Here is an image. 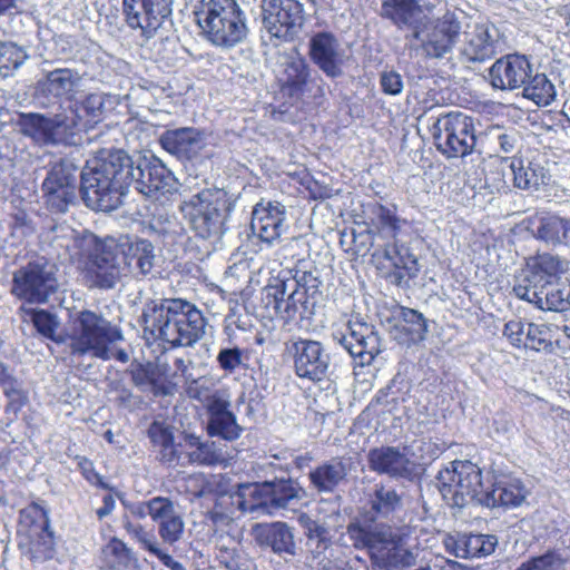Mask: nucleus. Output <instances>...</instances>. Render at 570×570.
Returning a JSON list of instances; mask_svg holds the SVG:
<instances>
[{
  "mask_svg": "<svg viewBox=\"0 0 570 570\" xmlns=\"http://www.w3.org/2000/svg\"><path fill=\"white\" fill-rule=\"evenodd\" d=\"M383 10L386 17L400 28L407 27L409 33H412L413 29L428 18L414 0H385Z\"/></svg>",
  "mask_w": 570,
  "mask_h": 570,
  "instance_id": "ea45409f",
  "label": "nucleus"
},
{
  "mask_svg": "<svg viewBox=\"0 0 570 570\" xmlns=\"http://www.w3.org/2000/svg\"><path fill=\"white\" fill-rule=\"evenodd\" d=\"M48 239L57 256L62 262L71 263L83 262L99 240L91 233L78 234L67 225L53 227Z\"/></svg>",
  "mask_w": 570,
  "mask_h": 570,
  "instance_id": "412c9836",
  "label": "nucleus"
},
{
  "mask_svg": "<svg viewBox=\"0 0 570 570\" xmlns=\"http://www.w3.org/2000/svg\"><path fill=\"white\" fill-rule=\"evenodd\" d=\"M148 436L154 445L158 449L174 440L173 431L169 425L164 422L154 421L148 429Z\"/></svg>",
  "mask_w": 570,
  "mask_h": 570,
  "instance_id": "052dcab7",
  "label": "nucleus"
},
{
  "mask_svg": "<svg viewBox=\"0 0 570 570\" xmlns=\"http://www.w3.org/2000/svg\"><path fill=\"white\" fill-rule=\"evenodd\" d=\"M134 538L138 541L142 549L155 556L160 549L154 534L146 532L140 525L134 527Z\"/></svg>",
  "mask_w": 570,
  "mask_h": 570,
  "instance_id": "338daca9",
  "label": "nucleus"
},
{
  "mask_svg": "<svg viewBox=\"0 0 570 570\" xmlns=\"http://www.w3.org/2000/svg\"><path fill=\"white\" fill-rule=\"evenodd\" d=\"M27 59L26 51L13 42L0 45V72L3 77L18 69Z\"/></svg>",
  "mask_w": 570,
  "mask_h": 570,
  "instance_id": "864d4df0",
  "label": "nucleus"
},
{
  "mask_svg": "<svg viewBox=\"0 0 570 570\" xmlns=\"http://www.w3.org/2000/svg\"><path fill=\"white\" fill-rule=\"evenodd\" d=\"M158 458L161 462L169 465L173 464H185L181 454L178 452L177 445L174 440L157 449Z\"/></svg>",
  "mask_w": 570,
  "mask_h": 570,
  "instance_id": "774afa93",
  "label": "nucleus"
},
{
  "mask_svg": "<svg viewBox=\"0 0 570 570\" xmlns=\"http://www.w3.org/2000/svg\"><path fill=\"white\" fill-rule=\"evenodd\" d=\"M193 14L199 36L216 48L228 50L247 38V17L237 0H197Z\"/></svg>",
  "mask_w": 570,
  "mask_h": 570,
  "instance_id": "20e7f679",
  "label": "nucleus"
},
{
  "mask_svg": "<svg viewBox=\"0 0 570 570\" xmlns=\"http://www.w3.org/2000/svg\"><path fill=\"white\" fill-rule=\"evenodd\" d=\"M132 556L127 546L119 539L112 538L101 550L102 570H126Z\"/></svg>",
  "mask_w": 570,
  "mask_h": 570,
  "instance_id": "c03bdc74",
  "label": "nucleus"
},
{
  "mask_svg": "<svg viewBox=\"0 0 570 570\" xmlns=\"http://www.w3.org/2000/svg\"><path fill=\"white\" fill-rule=\"evenodd\" d=\"M434 145L448 158L464 157L475 146L472 118L462 112L441 116L432 126Z\"/></svg>",
  "mask_w": 570,
  "mask_h": 570,
  "instance_id": "1a4fd4ad",
  "label": "nucleus"
},
{
  "mask_svg": "<svg viewBox=\"0 0 570 570\" xmlns=\"http://www.w3.org/2000/svg\"><path fill=\"white\" fill-rule=\"evenodd\" d=\"M20 531H24L20 547L35 561L48 560L53 557L55 539L49 529L47 510L36 501H30L20 510Z\"/></svg>",
  "mask_w": 570,
  "mask_h": 570,
  "instance_id": "9d476101",
  "label": "nucleus"
},
{
  "mask_svg": "<svg viewBox=\"0 0 570 570\" xmlns=\"http://www.w3.org/2000/svg\"><path fill=\"white\" fill-rule=\"evenodd\" d=\"M346 474L345 466L340 461H331L311 472L313 485L324 492L332 491Z\"/></svg>",
  "mask_w": 570,
  "mask_h": 570,
  "instance_id": "09e8293b",
  "label": "nucleus"
},
{
  "mask_svg": "<svg viewBox=\"0 0 570 570\" xmlns=\"http://www.w3.org/2000/svg\"><path fill=\"white\" fill-rule=\"evenodd\" d=\"M117 254L128 267L136 264V267L144 275L148 274L154 266V246L147 239L121 236L116 239Z\"/></svg>",
  "mask_w": 570,
  "mask_h": 570,
  "instance_id": "c9c22d12",
  "label": "nucleus"
},
{
  "mask_svg": "<svg viewBox=\"0 0 570 570\" xmlns=\"http://www.w3.org/2000/svg\"><path fill=\"white\" fill-rule=\"evenodd\" d=\"M569 269V262L558 255L542 254L533 257L513 287L537 291L552 285Z\"/></svg>",
  "mask_w": 570,
  "mask_h": 570,
  "instance_id": "4be33fe9",
  "label": "nucleus"
},
{
  "mask_svg": "<svg viewBox=\"0 0 570 570\" xmlns=\"http://www.w3.org/2000/svg\"><path fill=\"white\" fill-rule=\"evenodd\" d=\"M81 81L80 72L71 68L43 70L37 81V90L46 96L71 99L79 90Z\"/></svg>",
  "mask_w": 570,
  "mask_h": 570,
  "instance_id": "7c9ffc66",
  "label": "nucleus"
},
{
  "mask_svg": "<svg viewBox=\"0 0 570 570\" xmlns=\"http://www.w3.org/2000/svg\"><path fill=\"white\" fill-rule=\"evenodd\" d=\"M283 90L292 97L301 98L304 96L309 83L308 65L299 56H293L283 62V75L281 78Z\"/></svg>",
  "mask_w": 570,
  "mask_h": 570,
  "instance_id": "4c0bfd02",
  "label": "nucleus"
},
{
  "mask_svg": "<svg viewBox=\"0 0 570 570\" xmlns=\"http://www.w3.org/2000/svg\"><path fill=\"white\" fill-rule=\"evenodd\" d=\"M383 92L387 95H399L403 90L402 76L394 70H386L381 73L380 78Z\"/></svg>",
  "mask_w": 570,
  "mask_h": 570,
  "instance_id": "0e129e2a",
  "label": "nucleus"
},
{
  "mask_svg": "<svg viewBox=\"0 0 570 570\" xmlns=\"http://www.w3.org/2000/svg\"><path fill=\"white\" fill-rule=\"evenodd\" d=\"M461 36V22L454 12L442 17L426 18L412 33H406L411 50L425 58L441 59L450 53Z\"/></svg>",
  "mask_w": 570,
  "mask_h": 570,
  "instance_id": "6e6552de",
  "label": "nucleus"
},
{
  "mask_svg": "<svg viewBox=\"0 0 570 570\" xmlns=\"http://www.w3.org/2000/svg\"><path fill=\"white\" fill-rule=\"evenodd\" d=\"M403 321L411 325L412 333H415L417 336H422L426 332V324L423 315L415 309L403 308L402 311Z\"/></svg>",
  "mask_w": 570,
  "mask_h": 570,
  "instance_id": "69168bd1",
  "label": "nucleus"
},
{
  "mask_svg": "<svg viewBox=\"0 0 570 570\" xmlns=\"http://www.w3.org/2000/svg\"><path fill=\"white\" fill-rule=\"evenodd\" d=\"M461 546L458 558H482L494 552L498 539L493 534H461Z\"/></svg>",
  "mask_w": 570,
  "mask_h": 570,
  "instance_id": "a18cd8bd",
  "label": "nucleus"
},
{
  "mask_svg": "<svg viewBox=\"0 0 570 570\" xmlns=\"http://www.w3.org/2000/svg\"><path fill=\"white\" fill-rule=\"evenodd\" d=\"M438 488L443 499H475L481 488V470L471 461L456 460L439 472Z\"/></svg>",
  "mask_w": 570,
  "mask_h": 570,
  "instance_id": "dca6fc26",
  "label": "nucleus"
},
{
  "mask_svg": "<svg viewBox=\"0 0 570 570\" xmlns=\"http://www.w3.org/2000/svg\"><path fill=\"white\" fill-rule=\"evenodd\" d=\"M529 322L513 318L505 323L503 335L515 347H524L527 342V328Z\"/></svg>",
  "mask_w": 570,
  "mask_h": 570,
  "instance_id": "4d7b16f0",
  "label": "nucleus"
},
{
  "mask_svg": "<svg viewBox=\"0 0 570 570\" xmlns=\"http://www.w3.org/2000/svg\"><path fill=\"white\" fill-rule=\"evenodd\" d=\"M220 562L228 570H256V563L252 558L243 552H230L227 553Z\"/></svg>",
  "mask_w": 570,
  "mask_h": 570,
  "instance_id": "680f3d73",
  "label": "nucleus"
},
{
  "mask_svg": "<svg viewBox=\"0 0 570 570\" xmlns=\"http://www.w3.org/2000/svg\"><path fill=\"white\" fill-rule=\"evenodd\" d=\"M263 30L275 46L294 38L304 21V6L298 0H262Z\"/></svg>",
  "mask_w": 570,
  "mask_h": 570,
  "instance_id": "9b49d317",
  "label": "nucleus"
},
{
  "mask_svg": "<svg viewBox=\"0 0 570 570\" xmlns=\"http://www.w3.org/2000/svg\"><path fill=\"white\" fill-rule=\"evenodd\" d=\"M306 296L304 289H299L296 281L276 279L273 285L266 289V297L272 298L276 314L286 322L295 318L303 307Z\"/></svg>",
  "mask_w": 570,
  "mask_h": 570,
  "instance_id": "cd10ccee",
  "label": "nucleus"
},
{
  "mask_svg": "<svg viewBox=\"0 0 570 570\" xmlns=\"http://www.w3.org/2000/svg\"><path fill=\"white\" fill-rule=\"evenodd\" d=\"M165 150L178 158L191 159L205 147L203 135L195 128L167 130L160 136Z\"/></svg>",
  "mask_w": 570,
  "mask_h": 570,
  "instance_id": "473e14b6",
  "label": "nucleus"
},
{
  "mask_svg": "<svg viewBox=\"0 0 570 570\" xmlns=\"http://www.w3.org/2000/svg\"><path fill=\"white\" fill-rule=\"evenodd\" d=\"M373 226L376 238L385 240L382 246L377 245L372 255L376 268L387 271L386 277L396 285H401L405 278L416 277L420 271L416 257L409 247L396 240L401 229V219L395 213L379 205L374 210Z\"/></svg>",
  "mask_w": 570,
  "mask_h": 570,
  "instance_id": "39448f33",
  "label": "nucleus"
},
{
  "mask_svg": "<svg viewBox=\"0 0 570 570\" xmlns=\"http://www.w3.org/2000/svg\"><path fill=\"white\" fill-rule=\"evenodd\" d=\"M130 156L124 150L102 153L87 161L81 171V193L86 205L111 212L122 204L130 187Z\"/></svg>",
  "mask_w": 570,
  "mask_h": 570,
  "instance_id": "f257e3e1",
  "label": "nucleus"
},
{
  "mask_svg": "<svg viewBox=\"0 0 570 570\" xmlns=\"http://www.w3.org/2000/svg\"><path fill=\"white\" fill-rule=\"evenodd\" d=\"M523 96L538 106H549L556 98V88L544 73H537L525 80Z\"/></svg>",
  "mask_w": 570,
  "mask_h": 570,
  "instance_id": "de8ad7c7",
  "label": "nucleus"
},
{
  "mask_svg": "<svg viewBox=\"0 0 570 570\" xmlns=\"http://www.w3.org/2000/svg\"><path fill=\"white\" fill-rule=\"evenodd\" d=\"M361 540L367 548L372 561L379 568L390 570L404 563V550L390 530L363 532Z\"/></svg>",
  "mask_w": 570,
  "mask_h": 570,
  "instance_id": "b1692460",
  "label": "nucleus"
},
{
  "mask_svg": "<svg viewBox=\"0 0 570 570\" xmlns=\"http://www.w3.org/2000/svg\"><path fill=\"white\" fill-rule=\"evenodd\" d=\"M180 209L191 229L206 239L224 233L230 204L224 189L207 188L185 199Z\"/></svg>",
  "mask_w": 570,
  "mask_h": 570,
  "instance_id": "0eeeda50",
  "label": "nucleus"
},
{
  "mask_svg": "<svg viewBox=\"0 0 570 570\" xmlns=\"http://www.w3.org/2000/svg\"><path fill=\"white\" fill-rule=\"evenodd\" d=\"M58 287L55 265L37 261L29 263L13 275L12 293L31 303H45Z\"/></svg>",
  "mask_w": 570,
  "mask_h": 570,
  "instance_id": "ddd939ff",
  "label": "nucleus"
},
{
  "mask_svg": "<svg viewBox=\"0 0 570 570\" xmlns=\"http://www.w3.org/2000/svg\"><path fill=\"white\" fill-rule=\"evenodd\" d=\"M243 352L238 347L222 348L217 355L219 367L227 372H233L242 363Z\"/></svg>",
  "mask_w": 570,
  "mask_h": 570,
  "instance_id": "e2e57ef3",
  "label": "nucleus"
},
{
  "mask_svg": "<svg viewBox=\"0 0 570 570\" xmlns=\"http://www.w3.org/2000/svg\"><path fill=\"white\" fill-rule=\"evenodd\" d=\"M145 331L173 347L191 346L205 333V318L191 303L180 298L151 302L141 315Z\"/></svg>",
  "mask_w": 570,
  "mask_h": 570,
  "instance_id": "7ed1b4c3",
  "label": "nucleus"
},
{
  "mask_svg": "<svg viewBox=\"0 0 570 570\" xmlns=\"http://www.w3.org/2000/svg\"><path fill=\"white\" fill-rule=\"evenodd\" d=\"M533 237L549 247L570 244V218L554 213L541 212L529 220Z\"/></svg>",
  "mask_w": 570,
  "mask_h": 570,
  "instance_id": "bb28decb",
  "label": "nucleus"
},
{
  "mask_svg": "<svg viewBox=\"0 0 570 570\" xmlns=\"http://www.w3.org/2000/svg\"><path fill=\"white\" fill-rule=\"evenodd\" d=\"M564 560L557 552H548L521 563L515 570H561Z\"/></svg>",
  "mask_w": 570,
  "mask_h": 570,
  "instance_id": "6e6d98bb",
  "label": "nucleus"
},
{
  "mask_svg": "<svg viewBox=\"0 0 570 570\" xmlns=\"http://www.w3.org/2000/svg\"><path fill=\"white\" fill-rule=\"evenodd\" d=\"M531 76V65L524 56L509 55L497 60L490 68L489 77L494 88L517 89Z\"/></svg>",
  "mask_w": 570,
  "mask_h": 570,
  "instance_id": "393cba45",
  "label": "nucleus"
},
{
  "mask_svg": "<svg viewBox=\"0 0 570 570\" xmlns=\"http://www.w3.org/2000/svg\"><path fill=\"white\" fill-rule=\"evenodd\" d=\"M242 431L230 407L208 416L207 432L210 436L234 441L240 436Z\"/></svg>",
  "mask_w": 570,
  "mask_h": 570,
  "instance_id": "37998d69",
  "label": "nucleus"
},
{
  "mask_svg": "<svg viewBox=\"0 0 570 570\" xmlns=\"http://www.w3.org/2000/svg\"><path fill=\"white\" fill-rule=\"evenodd\" d=\"M45 203L56 214H65L77 200V167L69 160L55 164L42 183Z\"/></svg>",
  "mask_w": 570,
  "mask_h": 570,
  "instance_id": "f8f14e48",
  "label": "nucleus"
},
{
  "mask_svg": "<svg viewBox=\"0 0 570 570\" xmlns=\"http://www.w3.org/2000/svg\"><path fill=\"white\" fill-rule=\"evenodd\" d=\"M121 261L117 254L115 238L98 240L97 246L86 258L85 276L92 287L109 289L121 277Z\"/></svg>",
  "mask_w": 570,
  "mask_h": 570,
  "instance_id": "4468645a",
  "label": "nucleus"
},
{
  "mask_svg": "<svg viewBox=\"0 0 570 570\" xmlns=\"http://www.w3.org/2000/svg\"><path fill=\"white\" fill-rule=\"evenodd\" d=\"M352 246L350 247V250L353 252V254L358 256L366 255L371 247L374 245L375 242V235L373 230L364 229L361 232L352 230Z\"/></svg>",
  "mask_w": 570,
  "mask_h": 570,
  "instance_id": "bf43d9fd",
  "label": "nucleus"
},
{
  "mask_svg": "<svg viewBox=\"0 0 570 570\" xmlns=\"http://www.w3.org/2000/svg\"><path fill=\"white\" fill-rule=\"evenodd\" d=\"M187 452L186 462L200 465H214L225 461V456L215 442H203L194 434L185 436Z\"/></svg>",
  "mask_w": 570,
  "mask_h": 570,
  "instance_id": "a19ab883",
  "label": "nucleus"
},
{
  "mask_svg": "<svg viewBox=\"0 0 570 570\" xmlns=\"http://www.w3.org/2000/svg\"><path fill=\"white\" fill-rule=\"evenodd\" d=\"M250 227L262 242L274 245L288 229L286 207L279 202L262 199L253 208Z\"/></svg>",
  "mask_w": 570,
  "mask_h": 570,
  "instance_id": "aec40b11",
  "label": "nucleus"
},
{
  "mask_svg": "<svg viewBox=\"0 0 570 570\" xmlns=\"http://www.w3.org/2000/svg\"><path fill=\"white\" fill-rule=\"evenodd\" d=\"M529 492L523 483L512 476H502L493 484V489L485 499H525Z\"/></svg>",
  "mask_w": 570,
  "mask_h": 570,
  "instance_id": "603ef678",
  "label": "nucleus"
},
{
  "mask_svg": "<svg viewBox=\"0 0 570 570\" xmlns=\"http://www.w3.org/2000/svg\"><path fill=\"white\" fill-rule=\"evenodd\" d=\"M222 495L228 492L220 493ZM230 497L237 495L239 499H299V490L291 480H277L263 483H242L237 484L235 492Z\"/></svg>",
  "mask_w": 570,
  "mask_h": 570,
  "instance_id": "72a5a7b5",
  "label": "nucleus"
},
{
  "mask_svg": "<svg viewBox=\"0 0 570 570\" xmlns=\"http://www.w3.org/2000/svg\"><path fill=\"white\" fill-rule=\"evenodd\" d=\"M360 366L370 365L381 352V341L372 325L350 321L347 333L336 337Z\"/></svg>",
  "mask_w": 570,
  "mask_h": 570,
  "instance_id": "6ab92c4d",
  "label": "nucleus"
},
{
  "mask_svg": "<svg viewBox=\"0 0 570 570\" xmlns=\"http://www.w3.org/2000/svg\"><path fill=\"white\" fill-rule=\"evenodd\" d=\"M66 336L72 355H90L100 360H109V345L124 338L117 326L89 309L80 311L71 317Z\"/></svg>",
  "mask_w": 570,
  "mask_h": 570,
  "instance_id": "423d86ee",
  "label": "nucleus"
},
{
  "mask_svg": "<svg viewBox=\"0 0 570 570\" xmlns=\"http://www.w3.org/2000/svg\"><path fill=\"white\" fill-rule=\"evenodd\" d=\"M361 540L367 548L372 561L379 568L390 570L404 563V550L390 530L363 532Z\"/></svg>",
  "mask_w": 570,
  "mask_h": 570,
  "instance_id": "5701e85b",
  "label": "nucleus"
},
{
  "mask_svg": "<svg viewBox=\"0 0 570 570\" xmlns=\"http://www.w3.org/2000/svg\"><path fill=\"white\" fill-rule=\"evenodd\" d=\"M173 0H142L144 21L142 36L153 37L164 19L171 14Z\"/></svg>",
  "mask_w": 570,
  "mask_h": 570,
  "instance_id": "49530a36",
  "label": "nucleus"
},
{
  "mask_svg": "<svg viewBox=\"0 0 570 570\" xmlns=\"http://www.w3.org/2000/svg\"><path fill=\"white\" fill-rule=\"evenodd\" d=\"M513 186L523 190H538L548 179V171L538 163L511 158Z\"/></svg>",
  "mask_w": 570,
  "mask_h": 570,
  "instance_id": "58836bf2",
  "label": "nucleus"
},
{
  "mask_svg": "<svg viewBox=\"0 0 570 570\" xmlns=\"http://www.w3.org/2000/svg\"><path fill=\"white\" fill-rule=\"evenodd\" d=\"M148 512L159 524V535L165 543L174 544L180 540L184 532V521L176 511L173 501H149L147 505L139 508V515Z\"/></svg>",
  "mask_w": 570,
  "mask_h": 570,
  "instance_id": "c85d7f7f",
  "label": "nucleus"
},
{
  "mask_svg": "<svg viewBox=\"0 0 570 570\" xmlns=\"http://www.w3.org/2000/svg\"><path fill=\"white\" fill-rule=\"evenodd\" d=\"M130 186L149 198H157L174 187V176L158 159L142 160L135 165L130 158Z\"/></svg>",
  "mask_w": 570,
  "mask_h": 570,
  "instance_id": "a211bd4d",
  "label": "nucleus"
},
{
  "mask_svg": "<svg viewBox=\"0 0 570 570\" xmlns=\"http://www.w3.org/2000/svg\"><path fill=\"white\" fill-rule=\"evenodd\" d=\"M206 410L207 415H212L219 411L230 407V394L227 389L219 386L217 387L209 397L202 404Z\"/></svg>",
  "mask_w": 570,
  "mask_h": 570,
  "instance_id": "13d9d810",
  "label": "nucleus"
},
{
  "mask_svg": "<svg viewBox=\"0 0 570 570\" xmlns=\"http://www.w3.org/2000/svg\"><path fill=\"white\" fill-rule=\"evenodd\" d=\"M514 294L543 311L563 312L570 308V287L557 282L537 291L513 287Z\"/></svg>",
  "mask_w": 570,
  "mask_h": 570,
  "instance_id": "2f4dec72",
  "label": "nucleus"
},
{
  "mask_svg": "<svg viewBox=\"0 0 570 570\" xmlns=\"http://www.w3.org/2000/svg\"><path fill=\"white\" fill-rule=\"evenodd\" d=\"M286 351L293 360L294 371L298 377L320 382L327 375L331 357L321 342L293 338L286 343Z\"/></svg>",
  "mask_w": 570,
  "mask_h": 570,
  "instance_id": "2eb2a0df",
  "label": "nucleus"
},
{
  "mask_svg": "<svg viewBox=\"0 0 570 570\" xmlns=\"http://www.w3.org/2000/svg\"><path fill=\"white\" fill-rule=\"evenodd\" d=\"M37 331L45 337L55 338V332L59 325L57 318L43 309H26Z\"/></svg>",
  "mask_w": 570,
  "mask_h": 570,
  "instance_id": "5fc2aeb1",
  "label": "nucleus"
},
{
  "mask_svg": "<svg viewBox=\"0 0 570 570\" xmlns=\"http://www.w3.org/2000/svg\"><path fill=\"white\" fill-rule=\"evenodd\" d=\"M511 176V158H494L485 174V185L492 193L508 191Z\"/></svg>",
  "mask_w": 570,
  "mask_h": 570,
  "instance_id": "8fccbe9b",
  "label": "nucleus"
},
{
  "mask_svg": "<svg viewBox=\"0 0 570 570\" xmlns=\"http://www.w3.org/2000/svg\"><path fill=\"white\" fill-rule=\"evenodd\" d=\"M219 386V381L212 375H203L199 377L185 376L186 395L200 404Z\"/></svg>",
  "mask_w": 570,
  "mask_h": 570,
  "instance_id": "3c124183",
  "label": "nucleus"
},
{
  "mask_svg": "<svg viewBox=\"0 0 570 570\" xmlns=\"http://www.w3.org/2000/svg\"><path fill=\"white\" fill-rule=\"evenodd\" d=\"M256 543L271 548L278 556H295L296 543L292 529L284 522L257 523L252 529Z\"/></svg>",
  "mask_w": 570,
  "mask_h": 570,
  "instance_id": "c756f323",
  "label": "nucleus"
},
{
  "mask_svg": "<svg viewBox=\"0 0 570 570\" xmlns=\"http://www.w3.org/2000/svg\"><path fill=\"white\" fill-rule=\"evenodd\" d=\"M312 60L330 77L342 73L344 50L337 38L331 32H317L309 40Z\"/></svg>",
  "mask_w": 570,
  "mask_h": 570,
  "instance_id": "a878e982",
  "label": "nucleus"
},
{
  "mask_svg": "<svg viewBox=\"0 0 570 570\" xmlns=\"http://www.w3.org/2000/svg\"><path fill=\"white\" fill-rule=\"evenodd\" d=\"M463 53L471 61H483L495 53L498 30L488 23H476L464 32Z\"/></svg>",
  "mask_w": 570,
  "mask_h": 570,
  "instance_id": "f704fd0d",
  "label": "nucleus"
},
{
  "mask_svg": "<svg viewBox=\"0 0 570 570\" xmlns=\"http://www.w3.org/2000/svg\"><path fill=\"white\" fill-rule=\"evenodd\" d=\"M368 462L372 470L393 478L411 479L419 473L421 465L415 460L412 446H382L371 450Z\"/></svg>",
  "mask_w": 570,
  "mask_h": 570,
  "instance_id": "f3484780",
  "label": "nucleus"
},
{
  "mask_svg": "<svg viewBox=\"0 0 570 570\" xmlns=\"http://www.w3.org/2000/svg\"><path fill=\"white\" fill-rule=\"evenodd\" d=\"M105 109V98L90 94L75 107L63 109L52 116L22 114L19 126L23 135L43 145H72L76 136L87 126L100 120Z\"/></svg>",
  "mask_w": 570,
  "mask_h": 570,
  "instance_id": "f03ea898",
  "label": "nucleus"
},
{
  "mask_svg": "<svg viewBox=\"0 0 570 570\" xmlns=\"http://www.w3.org/2000/svg\"><path fill=\"white\" fill-rule=\"evenodd\" d=\"M132 383L142 392H151L155 396L171 395L175 384L169 382L160 370L153 365H137L131 370Z\"/></svg>",
  "mask_w": 570,
  "mask_h": 570,
  "instance_id": "e433bc0d",
  "label": "nucleus"
},
{
  "mask_svg": "<svg viewBox=\"0 0 570 570\" xmlns=\"http://www.w3.org/2000/svg\"><path fill=\"white\" fill-rule=\"evenodd\" d=\"M558 330L559 326L554 324H537L529 322L524 348L537 352H551L553 350V343H559L557 335Z\"/></svg>",
  "mask_w": 570,
  "mask_h": 570,
  "instance_id": "79ce46f5",
  "label": "nucleus"
}]
</instances>
